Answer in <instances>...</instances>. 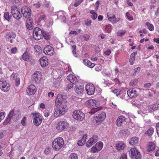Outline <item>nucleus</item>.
I'll use <instances>...</instances> for the list:
<instances>
[{
	"instance_id": "nucleus-1",
	"label": "nucleus",
	"mask_w": 159,
	"mask_h": 159,
	"mask_svg": "<svg viewBox=\"0 0 159 159\" xmlns=\"http://www.w3.org/2000/svg\"><path fill=\"white\" fill-rule=\"evenodd\" d=\"M64 144V141L61 137H58L55 139L52 143L53 149L55 151H59L61 149Z\"/></svg>"
},
{
	"instance_id": "nucleus-2",
	"label": "nucleus",
	"mask_w": 159,
	"mask_h": 159,
	"mask_svg": "<svg viewBox=\"0 0 159 159\" xmlns=\"http://www.w3.org/2000/svg\"><path fill=\"white\" fill-rule=\"evenodd\" d=\"M32 118L33 120L34 124L36 126H39L42 121V116L39 112H34L32 113Z\"/></svg>"
},
{
	"instance_id": "nucleus-3",
	"label": "nucleus",
	"mask_w": 159,
	"mask_h": 159,
	"mask_svg": "<svg viewBox=\"0 0 159 159\" xmlns=\"http://www.w3.org/2000/svg\"><path fill=\"white\" fill-rule=\"evenodd\" d=\"M67 110V107L66 105H62L55 109L54 116L56 117L62 115Z\"/></svg>"
},
{
	"instance_id": "nucleus-4",
	"label": "nucleus",
	"mask_w": 159,
	"mask_h": 159,
	"mask_svg": "<svg viewBox=\"0 0 159 159\" xmlns=\"http://www.w3.org/2000/svg\"><path fill=\"white\" fill-rule=\"evenodd\" d=\"M69 126V124L66 121H61L57 123L56 129L58 132L60 133L66 130Z\"/></svg>"
},
{
	"instance_id": "nucleus-5",
	"label": "nucleus",
	"mask_w": 159,
	"mask_h": 159,
	"mask_svg": "<svg viewBox=\"0 0 159 159\" xmlns=\"http://www.w3.org/2000/svg\"><path fill=\"white\" fill-rule=\"evenodd\" d=\"M129 153L130 157L132 159H140L141 157L140 152L136 148L130 149Z\"/></svg>"
},
{
	"instance_id": "nucleus-6",
	"label": "nucleus",
	"mask_w": 159,
	"mask_h": 159,
	"mask_svg": "<svg viewBox=\"0 0 159 159\" xmlns=\"http://www.w3.org/2000/svg\"><path fill=\"white\" fill-rule=\"evenodd\" d=\"M11 12L13 17L16 20L20 19L22 17V14L20 12V10L16 7H11Z\"/></svg>"
},
{
	"instance_id": "nucleus-7",
	"label": "nucleus",
	"mask_w": 159,
	"mask_h": 159,
	"mask_svg": "<svg viewBox=\"0 0 159 159\" xmlns=\"http://www.w3.org/2000/svg\"><path fill=\"white\" fill-rule=\"evenodd\" d=\"M72 116L74 119L77 120L82 121L85 118V115L79 110L75 111L73 113Z\"/></svg>"
},
{
	"instance_id": "nucleus-8",
	"label": "nucleus",
	"mask_w": 159,
	"mask_h": 159,
	"mask_svg": "<svg viewBox=\"0 0 159 159\" xmlns=\"http://www.w3.org/2000/svg\"><path fill=\"white\" fill-rule=\"evenodd\" d=\"M106 116V113L104 112L101 111L99 112L98 114L96 115L94 119L96 123L99 125L105 119Z\"/></svg>"
},
{
	"instance_id": "nucleus-9",
	"label": "nucleus",
	"mask_w": 159,
	"mask_h": 159,
	"mask_svg": "<svg viewBox=\"0 0 159 159\" xmlns=\"http://www.w3.org/2000/svg\"><path fill=\"white\" fill-rule=\"evenodd\" d=\"M20 115V111H14L13 110L10 112L8 116L11 118L14 121H17L19 120Z\"/></svg>"
},
{
	"instance_id": "nucleus-10",
	"label": "nucleus",
	"mask_w": 159,
	"mask_h": 159,
	"mask_svg": "<svg viewBox=\"0 0 159 159\" xmlns=\"http://www.w3.org/2000/svg\"><path fill=\"white\" fill-rule=\"evenodd\" d=\"M0 88L4 92L8 91L10 89V85L3 79L0 80Z\"/></svg>"
},
{
	"instance_id": "nucleus-11",
	"label": "nucleus",
	"mask_w": 159,
	"mask_h": 159,
	"mask_svg": "<svg viewBox=\"0 0 159 159\" xmlns=\"http://www.w3.org/2000/svg\"><path fill=\"white\" fill-rule=\"evenodd\" d=\"M43 31L38 27L34 28L33 30V36L34 39L39 40L42 37Z\"/></svg>"
},
{
	"instance_id": "nucleus-12",
	"label": "nucleus",
	"mask_w": 159,
	"mask_h": 159,
	"mask_svg": "<svg viewBox=\"0 0 159 159\" xmlns=\"http://www.w3.org/2000/svg\"><path fill=\"white\" fill-rule=\"evenodd\" d=\"M30 9L27 6H25L21 8V13L23 16L26 18H29L31 15Z\"/></svg>"
},
{
	"instance_id": "nucleus-13",
	"label": "nucleus",
	"mask_w": 159,
	"mask_h": 159,
	"mask_svg": "<svg viewBox=\"0 0 159 159\" xmlns=\"http://www.w3.org/2000/svg\"><path fill=\"white\" fill-rule=\"evenodd\" d=\"M98 137L96 135H93L86 143V146L88 148L90 147L98 140Z\"/></svg>"
},
{
	"instance_id": "nucleus-14",
	"label": "nucleus",
	"mask_w": 159,
	"mask_h": 159,
	"mask_svg": "<svg viewBox=\"0 0 159 159\" xmlns=\"http://www.w3.org/2000/svg\"><path fill=\"white\" fill-rule=\"evenodd\" d=\"M85 89L88 94L90 95L93 94L95 92L94 86L92 84H88L85 87Z\"/></svg>"
},
{
	"instance_id": "nucleus-15",
	"label": "nucleus",
	"mask_w": 159,
	"mask_h": 159,
	"mask_svg": "<svg viewBox=\"0 0 159 159\" xmlns=\"http://www.w3.org/2000/svg\"><path fill=\"white\" fill-rule=\"evenodd\" d=\"M41 77V73L39 71L35 72L32 76L33 80L37 84H39L40 83Z\"/></svg>"
},
{
	"instance_id": "nucleus-16",
	"label": "nucleus",
	"mask_w": 159,
	"mask_h": 159,
	"mask_svg": "<svg viewBox=\"0 0 159 159\" xmlns=\"http://www.w3.org/2000/svg\"><path fill=\"white\" fill-rule=\"evenodd\" d=\"M44 53L47 55L52 56L54 53V50L53 48L50 45H47L43 49Z\"/></svg>"
},
{
	"instance_id": "nucleus-17",
	"label": "nucleus",
	"mask_w": 159,
	"mask_h": 159,
	"mask_svg": "<svg viewBox=\"0 0 159 159\" xmlns=\"http://www.w3.org/2000/svg\"><path fill=\"white\" fill-rule=\"evenodd\" d=\"M127 92L128 96L131 98H136L138 95L137 92L134 88L129 89Z\"/></svg>"
},
{
	"instance_id": "nucleus-18",
	"label": "nucleus",
	"mask_w": 159,
	"mask_h": 159,
	"mask_svg": "<svg viewBox=\"0 0 159 159\" xmlns=\"http://www.w3.org/2000/svg\"><path fill=\"white\" fill-rule=\"evenodd\" d=\"M36 91V88L33 84L29 86L27 89V93L30 95L34 94Z\"/></svg>"
},
{
	"instance_id": "nucleus-19",
	"label": "nucleus",
	"mask_w": 159,
	"mask_h": 159,
	"mask_svg": "<svg viewBox=\"0 0 159 159\" xmlns=\"http://www.w3.org/2000/svg\"><path fill=\"white\" fill-rule=\"evenodd\" d=\"M107 16L109 20L113 24L117 23L120 20L119 18H116L113 14L110 15L107 14Z\"/></svg>"
},
{
	"instance_id": "nucleus-20",
	"label": "nucleus",
	"mask_w": 159,
	"mask_h": 159,
	"mask_svg": "<svg viewBox=\"0 0 159 159\" xmlns=\"http://www.w3.org/2000/svg\"><path fill=\"white\" fill-rule=\"evenodd\" d=\"M41 66L42 67H44L48 64V59L46 57L44 56L41 58L39 60Z\"/></svg>"
},
{
	"instance_id": "nucleus-21",
	"label": "nucleus",
	"mask_w": 159,
	"mask_h": 159,
	"mask_svg": "<svg viewBox=\"0 0 159 159\" xmlns=\"http://www.w3.org/2000/svg\"><path fill=\"white\" fill-rule=\"evenodd\" d=\"M126 119L123 116H120L118 117L116 121L117 125L120 126L124 122Z\"/></svg>"
},
{
	"instance_id": "nucleus-22",
	"label": "nucleus",
	"mask_w": 159,
	"mask_h": 159,
	"mask_svg": "<svg viewBox=\"0 0 159 159\" xmlns=\"http://www.w3.org/2000/svg\"><path fill=\"white\" fill-rule=\"evenodd\" d=\"M67 79L73 84H75L77 82V79L76 77L72 75H69L67 77Z\"/></svg>"
},
{
	"instance_id": "nucleus-23",
	"label": "nucleus",
	"mask_w": 159,
	"mask_h": 159,
	"mask_svg": "<svg viewBox=\"0 0 159 159\" xmlns=\"http://www.w3.org/2000/svg\"><path fill=\"white\" fill-rule=\"evenodd\" d=\"M125 144L123 142H119L116 145V147L118 151L123 150L125 148Z\"/></svg>"
},
{
	"instance_id": "nucleus-24",
	"label": "nucleus",
	"mask_w": 159,
	"mask_h": 159,
	"mask_svg": "<svg viewBox=\"0 0 159 159\" xmlns=\"http://www.w3.org/2000/svg\"><path fill=\"white\" fill-rule=\"evenodd\" d=\"M84 90L83 86L81 85H77L75 86V92L78 94H80L82 93Z\"/></svg>"
},
{
	"instance_id": "nucleus-25",
	"label": "nucleus",
	"mask_w": 159,
	"mask_h": 159,
	"mask_svg": "<svg viewBox=\"0 0 159 159\" xmlns=\"http://www.w3.org/2000/svg\"><path fill=\"white\" fill-rule=\"evenodd\" d=\"M87 137V135L85 134L83 135L81 139L78 141V144L79 146H82L86 142V139Z\"/></svg>"
},
{
	"instance_id": "nucleus-26",
	"label": "nucleus",
	"mask_w": 159,
	"mask_h": 159,
	"mask_svg": "<svg viewBox=\"0 0 159 159\" xmlns=\"http://www.w3.org/2000/svg\"><path fill=\"white\" fill-rule=\"evenodd\" d=\"M67 43L69 44H70V45L72 46V48L73 49V53L74 54H76V46L74 45V41L72 40H70V39H67Z\"/></svg>"
},
{
	"instance_id": "nucleus-27",
	"label": "nucleus",
	"mask_w": 159,
	"mask_h": 159,
	"mask_svg": "<svg viewBox=\"0 0 159 159\" xmlns=\"http://www.w3.org/2000/svg\"><path fill=\"white\" fill-rule=\"evenodd\" d=\"M22 59L25 61H29L31 58V56L30 53L24 52L22 55Z\"/></svg>"
},
{
	"instance_id": "nucleus-28",
	"label": "nucleus",
	"mask_w": 159,
	"mask_h": 159,
	"mask_svg": "<svg viewBox=\"0 0 159 159\" xmlns=\"http://www.w3.org/2000/svg\"><path fill=\"white\" fill-rule=\"evenodd\" d=\"M84 64L89 67L93 68L95 66V64L92 63L88 59H84L83 60Z\"/></svg>"
},
{
	"instance_id": "nucleus-29",
	"label": "nucleus",
	"mask_w": 159,
	"mask_h": 159,
	"mask_svg": "<svg viewBox=\"0 0 159 159\" xmlns=\"http://www.w3.org/2000/svg\"><path fill=\"white\" fill-rule=\"evenodd\" d=\"M96 101L93 99H89L86 102V105L89 107L94 106L96 105Z\"/></svg>"
},
{
	"instance_id": "nucleus-30",
	"label": "nucleus",
	"mask_w": 159,
	"mask_h": 159,
	"mask_svg": "<svg viewBox=\"0 0 159 159\" xmlns=\"http://www.w3.org/2000/svg\"><path fill=\"white\" fill-rule=\"evenodd\" d=\"M159 108V104L156 103L148 107V109L150 111H152L157 110Z\"/></svg>"
},
{
	"instance_id": "nucleus-31",
	"label": "nucleus",
	"mask_w": 159,
	"mask_h": 159,
	"mask_svg": "<svg viewBox=\"0 0 159 159\" xmlns=\"http://www.w3.org/2000/svg\"><path fill=\"white\" fill-rule=\"evenodd\" d=\"M139 139L136 137H133L130 140L129 144L132 145H134L138 142Z\"/></svg>"
},
{
	"instance_id": "nucleus-32",
	"label": "nucleus",
	"mask_w": 159,
	"mask_h": 159,
	"mask_svg": "<svg viewBox=\"0 0 159 159\" xmlns=\"http://www.w3.org/2000/svg\"><path fill=\"white\" fill-rule=\"evenodd\" d=\"M156 145L154 143L150 142L148 143L147 151L148 152L151 151L155 149Z\"/></svg>"
},
{
	"instance_id": "nucleus-33",
	"label": "nucleus",
	"mask_w": 159,
	"mask_h": 159,
	"mask_svg": "<svg viewBox=\"0 0 159 159\" xmlns=\"http://www.w3.org/2000/svg\"><path fill=\"white\" fill-rule=\"evenodd\" d=\"M32 23V21L31 20L29 19L26 20V26L28 29L31 30L33 29Z\"/></svg>"
},
{
	"instance_id": "nucleus-34",
	"label": "nucleus",
	"mask_w": 159,
	"mask_h": 159,
	"mask_svg": "<svg viewBox=\"0 0 159 159\" xmlns=\"http://www.w3.org/2000/svg\"><path fill=\"white\" fill-rule=\"evenodd\" d=\"M62 100L63 96L60 94H58L56 99V104L57 105H59L60 103H61Z\"/></svg>"
},
{
	"instance_id": "nucleus-35",
	"label": "nucleus",
	"mask_w": 159,
	"mask_h": 159,
	"mask_svg": "<svg viewBox=\"0 0 159 159\" xmlns=\"http://www.w3.org/2000/svg\"><path fill=\"white\" fill-rule=\"evenodd\" d=\"M16 36V34L14 33H9L7 36V38L10 40L11 43L13 42V40Z\"/></svg>"
},
{
	"instance_id": "nucleus-36",
	"label": "nucleus",
	"mask_w": 159,
	"mask_h": 159,
	"mask_svg": "<svg viewBox=\"0 0 159 159\" xmlns=\"http://www.w3.org/2000/svg\"><path fill=\"white\" fill-rule=\"evenodd\" d=\"M137 54V52H133L131 55L129 59V62L130 64L132 65L134 63L135 60V55Z\"/></svg>"
},
{
	"instance_id": "nucleus-37",
	"label": "nucleus",
	"mask_w": 159,
	"mask_h": 159,
	"mask_svg": "<svg viewBox=\"0 0 159 159\" xmlns=\"http://www.w3.org/2000/svg\"><path fill=\"white\" fill-rule=\"evenodd\" d=\"M103 29L107 33H110L112 29V25L110 24L105 25L103 27Z\"/></svg>"
},
{
	"instance_id": "nucleus-38",
	"label": "nucleus",
	"mask_w": 159,
	"mask_h": 159,
	"mask_svg": "<svg viewBox=\"0 0 159 159\" xmlns=\"http://www.w3.org/2000/svg\"><path fill=\"white\" fill-rule=\"evenodd\" d=\"M101 108L100 107H97L96 106L92 107L91 110L89 112V113L91 115L93 114L97 111L100 110Z\"/></svg>"
},
{
	"instance_id": "nucleus-39",
	"label": "nucleus",
	"mask_w": 159,
	"mask_h": 159,
	"mask_svg": "<svg viewBox=\"0 0 159 159\" xmlns=\"http://www.w3.org/2000/svg\"><path fill=\"white\" fill-rule=\"evenodd\" d=\"M95 146L97 148V150L99 151L101 150L102 148L103 143L102 142H99L96 144Z\"/></svg>"
},
{
	"instance_id": "nucleus-40",
	"label": "nucleus",
	"mask_w": 159,
	"mask_h": 159,
	"mask_svg": "<svg viewBox=\"0 0 159 159\" xmlns=\"http://www.w3.org/2000/svg\"><path fill=\"white\" fill-rule=\"evenodd\" d=\"M42 35L45 39L48 40L50 38V34L48 32L43 31Z\"/></svg>"
},
{
	"instance_id": "nucleus-41",
	"label": "nucleus",
	"mask_w": 159,
	"mask_h": 159,
	"mask_svg": "<svg viewBox=\"0 0 159 159\" xmlns=\"http://www.w3.org/2000/svg\"><path fill=\"white\" fill-rule=\"evenodd\" d=\"M154 132V129L152 127H150L146 131L145 134L147 135L151 136Z\"/></svg>"
},
{
	"instance_id": "nucleus-42",
	"label": "nucleus",
	"mask_w": 159,
	"mask_h": 159,
	"mask_svg": "<svg viewBox=\"0 0 159 159\" xmlns=\"http://www.w3.org/2000/svg\"><path fill=\"white\" fill-rule=\"evenodd\" d=\"M90 13L92 15L90 17L93 20H95L97 17V14L95 11L94 10H91L90 11Z\"/></svg>"
},
{
	"instance_id": "nucleus-43",
	"label": "nucleus",
	"mask_w": 159,
	"mask_h": 159,
	"mask_svg": "<svg viewBox=\"0 0 159 159\" xmlns=\"http://www.w3.org/2000/svg\"><path fill=\"white\" fill-rule=\"evenodd\" d=\"M11 17V15H10L8 12H5L4 14V18L8 21H9L10 20Z\"/></svg>"
},
{
	"instance_id": "nucleus-44",
	"label": "nucleus",
	"mask_w": 159,
	"mask_h": 159,
	"mask_svg": "<svg viewBox=\"0 0 159 159\" xmlns=\"http://www.w3.org/2000/svg\"><path fill=\"white\" fill-rule=\"evenodd\" d=\"M145 25H147L148 29L150 31H152L154 30V27L153 25L152 24L150 23L149 22H147L146 23Z\"/></svg>"
},
{
	"instance_id": "nucleus-45",
	"label": "nucleus",
	"mask_w": 159,
	"mask_h": 159,
	"mask_svg": "<svg viewBox=\"0 0 159 159\" xmlns=\"http://www.w3.org/2000/svg\"><path fill=\"white\" fill-rule=\"evenodd\" d=\"M120 133L124 135H128L130 134V131L128 129H126L120 130Z\"/></svg>"
},
{
	"instance_id": "nucleus-46",
	"label": "nucleus",
	"mask_w": 159,
	"mask_h": 159,
	"mask_svg": "<svg viewBox=\"0 0 159 159\" xmlns=\"http://www.w3.org/2000/svg\"><path fill=\"white\" fill-rule=\"evenodd\" d=\"M65 13L62 11H59L58 12L57 14V18L58 19H61V18L63 16H65Z\"/></svg>"
},
{
	"instance_id": "nucleus-47",
	"label": "nucleus",
	"mask_w": 159,
	"mask_h": 159,
	"mask_svg": "<svg viewBox=\"0 0 159 159\" xmlns=\"http://www.w3.org/2000/svg\"><path fill=\"white\" fill-rule=\"evenodd\" d=\"M69 159H78L77 154L75 153H71L70 155Z\"/></svg>"
},
{
	"instance_id": "nucleus-48",
	"label": "nucleus",
	"mask_w": 159,
	"mask_h": 159,
	"mask_svg": "<svg viewBox=\"0 0 159 159\" xmlns=\"http://www.w3.org/2000/svg\"><path fill=\"white\" fill-rule=\"evenodd\" d=\"M126 31L125 30L119 31L117 33V35L119 36H122L125 34Z\"/></svg>"
},
{
	"instance_id": "nucleus-49",
	"label": "nucleus",
	"mask_w": 159,
	"mask_h": 159,
	"mask_svg": "<svg viewBox=\"0 0 159 159\" xmlns=\"http://www.w3.org/2000/svg\"><path fill=\"white\" fill-rule=\"evenodd\" d=\"M80 31L81 30L80 29H78L76 31H72L70 32L69 34L77 35L80 33Z\"/></svg>"
},
{
	"instance_id": "nucleus-50",
	"label": "nucleus",
	"mask_w": 159,
	"mask_h": 159,
	"mask_svg": "<svg viewBox=\"0 0 159 159\" xmlns=\"http://www.w3.org/2000/svg\"><path fill=\"white\" fill-rule=\"evenodd\" d=\"M11 118L9 117L8 116V117L7 118L5 121L4 122L3 124L4 125H6L9 123L11 121Z\"/></svg>"
},
{
	"instance_id": "nucleus-51",
	"label": "nucleus",
	"mask_w": 159,
	"mask_h": 159,
	"mask_svg": "<svg viewBox=\"0 0 159 159\" xmlns=\"http://www.w3.org/2000/svg\"><path fill=\"white\" fill-rule=\"evenodd\" d=\"M137 80H132L129 83V85L133 87L137 83Z\"/></svg>"
},
{
	"instance_id": "nucleus-52",
	"label": "nucleus",
	"mask_w": 159,
	"mask_h": 159,
	"mask_svg": "<svg viewBox=\"0 0 159 159\" xmlns=\"http://www.w3.org/2000/svg\"><path fill=\"white\" fill-rule=\"evenodd\" d=\"M120 89H115L113 91V92L115 94H116V96H118L120 94Z\"/></svg>"
},
{
	"instance_id": "nucleus-53",
	"label": "nucleus",
	"mask_w": 159,
	"mask_h": 159,
	"mask_svg": "<svg viewBox=\"0 0 159 159\" xmlns=\"http://www.w3.org/2000/svg\"><path fill=\"white\" fill-rule=\"evenodd\" d=\"M26 118L25 117H24L21 121V123L23 126H25L26 125Z\"/></svg>"
},
{
	"instance_id": "nucleus-54",
	"label": "nucleus",
	"mask_w": 159,
	"mask_h": 159,
	"mask_svg": "<svg viewBox=\"0 0 159 159\" xmlns=\"http://www.w3.org/2000/svg\"><path fill=\"white\" fill-rule=\"evenodd\" d=\"M126 18L129 20H132L133 19V17L128 12L126 13Z\"/></svg>"
},
{
	"instance_id": "nucleus-55",
	"label": "nucleus",
	"mask_w": 159,
	"mask_h": 159,
	"mask_svg": "<svg viewBox=\"0 0 159 159\" xmlns=\"http://www.w3.org/2000/svg\"><path fill=\"white\" fill-rule=\"evenodd\" d=\"M5 114L4 112H1L0 113V122L2 120H3L5 117Z\"/></svg>"
},
{
	"instance_id": "nucleus-56",
	"label": "nucleus",
	"mask_w": 159,
	"mask_h": 159,
	"mask_svg": "<svg viewBox=\"0 0 159 159\" xmlns=\"http://www.w3.org/2000/svg\"><path fill=\"white\" fill-rule=\"evenodd\" d=\"M91 152H92L95 153V152H98L99 151L97 150V148H96V147L95 146L91 148Z\"/></svg>"
},
{
	"instance_id": "nucleus-57",
	"label": "nucleus",
	"mask_w": 159,
	"mask_h": 159,
	"mask_svg": "<svg viewBox=\"0 0 159 159\" xmlns=\"http://www.w3.org/2000/svg\"><path fill=\"white\" fill-rule=\"evenodd\" d=\"M15 84L16 86H18L20 84V79L19 78H16L15 80Z\"/></svg>"
},
{
	"instance_id": "nucleus-58",
	"label": "nucleus",
	"mask_w": 159,
	"mask_h": 159,
	"mask_svg": "<svg viewBox=\"0 0 159 159\" xmlns=\"http://www.w3.org/2000/svg\"><path fill=\"white\" fill-rule=\"evenodd\" d=\"M82 36L84 39V40L86 41H88L90 38V36L86 34L83 35Z\"/></svg>"
},
{
	"instance_id": "nucleus-59",
	"label": "nucleus",
	"mask_w": 159,
	"mask_h": 159,
	"mask_svg": "<svg viewBox=\"0 0 159 159\" xmlns=\"http://www.w3.org/2000/svg\"><path fill=\"white\" fill-rule=\"evenodd\" d=\"M91 21L90 20L88 19L85 21V24L88 26H89L91 25Z\"/></svg>"
},
{
	"instance_id": "nucleus-60",
	"label": "nucleus",
	"mask_w": 159,
	"mask_h": 159,
	"mask_svg": "<svg viewBox=\"0 0 159 159\" xmlns=\"http://www.w3.org/2000/svg\"><path fill=\"white\" fill-rule=\"evenodd\" d=\"M83 1V0H81L80 1H78L75 2L74 4V6L77 7Z\"/></svg>"
},
{
	"instance_id": "nucleus-61",
	"label": "nucleus",
	"mask_w": 159,
	"mask_h": 159,
	"mask_svg": "<svg viewBox=\"0 0 159 159\" xmlns=\"http://www.w3.org/2000/svg\"><path fill=\"white\" fill-rule=\"evenodd\" d=\"M151 86V84L150 83H147L145 84L144 85V87L146 89H149Z\"/></svg>"
},
{
	"instance_id": "nucleus-62",
	"label": "nucleus",
	"mask_w": 159,
	"mask_h": 159,
	"mask_svg": "<svg viewBox=\"0 0 159 159\" xmlns=\"http://www.w3.org/2000/svg\"><path fill=\"white\" fill-rule=\"evenodd\" d=\"M17 50V49L16 47L12 48L11 50V52L12 54H15Z\"/></svg>"
},
{
	"instance_id": "nucleus-63",
	"label": "nucleus",
	"mask_w": 159,
	"mask_h": 159,
	"mask_svg": "<svg viewBox=\"0 0 159 159\" xmlns=\"http://www.w3.org/2000/svg\"><path fill=\"white\" fill-rule=\"evenodd\" d=\"M156 127L157 135L159 137V122L156 124Z\"/></svg>"
},
{
	"instance_id": "nucleus-64",
	"label": "nucleus",
	"mask_w": 159,
	"mask_h": 159,
	"mask_svg": "<svg viewBox=\"0 0 159 159\" xmlns=\"http://www.w3.org/2000/svg\"><path fill=\"white\" fill-rule=\"evenodd\" d=\"M45 16L44 15L41 16L39 18V20L40 22L44 21L45 19Z\"/></svg>"
}]
</instances>
